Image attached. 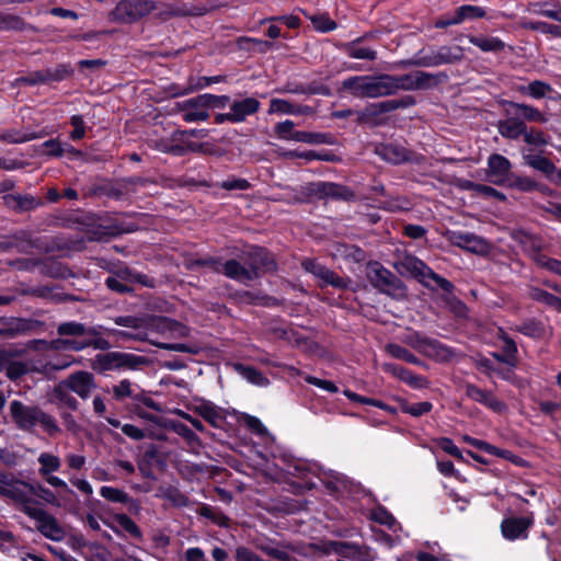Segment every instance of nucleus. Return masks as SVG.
<instances>
[{
	"instance_id": "obj_1",
	"label": "nucleus",
	"mask_w": 561,
	"mask_h": 561,
	"mask_svg": "<svg viewBox=\"0 0 561 561\" xmlns=\"http://www.w3.org/2000/svg\"><path fill=\"white\" fill-rule=\"evenodd\" d=\"M10 416L14 425L24 432H32L39 425L48 435L54 436L60 432L56 420L36 405H26L19 400L10 402Z\"/></svg>"
},
{
	"instance_id": "obj_2",
	"label": "nucleus",
	"mask_w": 561,
	"mask_h": 561,
	"mask_svg": "<svg viewBox=\"0 0 561 561\" xmlns=\"http://www.w3.org/2000/svg\"><path fill=\"white\" fill-rule=\"evenodd\" d=\"M342 88L359 99H376L387 96L383 73L377 76H354L342 82Z\"/></svg>"
},
{
	"instance_id": "obj_3",
	"label": "nucleus",
	"mask_w": 561,
	"mask_h": 561,
	"mask_svg": "<svg viewBox=\"0 0 561 561\" xmlns=\"http://www.w3.org/2000/svg\"><path fill=\"white\" fill-rule=\"evenodd\" d=\"M385 88L387 96L396 94L398 91H414L426 89L436 83L435 77L424 71H412L401 76L385 75Z\"/></svg>"
},
{
	"instance_id": "obj_4",
	"label": "nucleus",
	"mask_w": 561,
	"mask_h": 561,
	"mask_svg": "<svg viewBox=\"0 0 561 561\" xmlns=\"http://www.w3.org/2000/svg\"><path fill=\"white\" fill-rule=\"evenodd\" d=\"M25 514L35 520L36 529L46 538L54 541H61L66 537V531L64 527L58 523V520L37 506H27L25 507Z\"/></svg>"
},
{
	"instance_id": "obj_5",
	"label": "nucleus",
	"mask_w": 561,
	"mask_h": 561,
	"mask_svg": "<svg viewBox=\"0 0 561 561\" xmlns=\"http://www.w3.org/2000/svg\"><path fill=\"white\" fill-rule=\"evenodd\" d=\"M152 0H122L110 13V19L115 22H133L154 10Z\"/></svg>"
},
{
	"instance_id": "obj_6",
	"label": "nucleus",
	"mask_w": 561,
	"mask_h": 561,
	"mask_svg": "<svg viewBox=\"0 0 561 561\" xmlns=\"http://www.w3.org/2000/svg\"><path fill=\"white\" fill-rule=\"evenodd\" d=\"M0 494L11 497L21 504L22 512L25 507L34 506L32 496L35 494V488L20 480H14L8 474L0 472Z\"/></svg>"
},
{
	"instance_id": "obj_7",
	"label": "nucleus",
	"mask_w": 561,
	"mask_h": 561,
	"mask_svg": "<svg viewBox=\"0 0 561 561\" xmlns=\"http://www.w3.org/2000/svg\"><path fill=\"white\" fill-rule=\"evenodd\" d=\"M403 265L410 271L414 276L419 277V279L426 286H431L432 282L445 291H451L453 284L444 277L437 275L432 268H430L424 262L414 257L408 256L405 257Z\"/></svg>"
},
{
	"instance_id": "obj_8",
	"label": "nucleus",
	"mask_w": 561,
	"mask_h": 561,
	"mask_svg": "<svg viewBox=\"0 0 561 561\" xmlns=\"http://www.w3.org/2000/svg\"><path fill=\"white\" fill-rule=\"evenodd\" d=\"M446 239L455 247L474 254L484 255L491 250V244L484 238L463 231H447Z\"/></svg>"
},
{
	"instance_id": "obj_9",
	"label": "nucleus",
	"mask_w": 561,
	"mask_h": 561,
	"mask_svg": "<svg viewBox=\"0 0 561 561\" xmlns=\"http://www.w3.org/2000/svg\"><path fill=\"white\" fill-rule=\"evenodd\" d=\"M201 264L209 265L216 272H222L227 277L247 284L255 278V272L242 266L234 260L227 261L225 264L209 259L199 262Z\"/></svg>"
},
{
	"instance_id": "obj_10",
	"label": "nucleus",
	"mask_w": 561,
	"mask_h": 561,
	"mask_svg": "<svg viewBox=\"0 0 561 561\" xmlns=\"http://www.w3.org/2000/svg\"><path fill=\"white\" fill-rule=\"evenodd\" d=\"M512 163L502 154L493 153L488 158L486 175L495 185H506L512 176Z\"/></svg>"
},
{
	"instance_id": "obj_11",
	"label": "nucleus",
	"mask_w": 561,
	"mask_h": 561,
	"mask_svg": "<svg viewBox=\"0 0 561 561\" xmlns=\"http://www.w3.org/2000/svg\"><path fill=\"white\" fill-rule=\"evenodd\" d=\"M534 524L533 516L507 517L501 523L502 536L510 541L526 539L528 530Z\"/></svg>"
},
{
	"instance_id": "obj_12",
	"label": "nucleus",
	"mask_w": 561,
	"mask_h": 561,
	"mask_svg": "<svg viewBox=\"0 0 561 561\" xmlns=\"http://www.w3.org/2000/svg\"><path fill=\"white\" fill-rule=\"evenodd\" d=\"M462 57L463 49L460 46H444L431 55L422 57L414 64L423 67H436L444 64H453L459 61L462 59Z\"/></svg>"
},
{
	"instance_id": "obj_13",
	"label": "nucleus",
	"mask_w": 561,
	"mask_h": 561,
	"mask_svg": "<svg viewBox=\"0 0 561 561\" xmlns=\"http://www.w3.org/2000/svg\"><path fill=\"white\" fill-rule=\"evenodd\" d=\"M62 387L77 393L81 399H88L96 385L92 374L88 371H77L59 385V388Z\"/></svg>"
},
{
	"instance_id": "obj_14",
	"label": "nucleus",
	"mask_w": 561,
	"mask_h": 561,
	"mask_svg": "<svg viewBox=\"0 0 561 561\" xmlns=\"http://www.w3.org/2000/svg\"><path fill=\"white\" fill-rule=\"evenodd\" d=\"M466 396L486 407L496 413H504L507 411V404L501 400H499L491 391L479 388L473 383L465 385Z\"/></svg>"
},
{
	"instance_id": "obj_15",
	"label": "nucleus",
	"mask_w": 561,
	"mask_h": 561,
	"mask_svg": "<svg viewBox=\"0 0 561 561\" xmlns=\"http://www.w3.org/2000/svg\"><path fill=\"white\" fill-rule=\"evenodd\" d=\"M302 267L306 272L313 275L321 285H331L335 288H344L346 286V282L343 278L314 260L304 261Z\"/></svg>"
},
{
	"instance_id": "obj_16",
	"label": "nucleus",
	"mask_w": 561,
	"mask_h": 561,
	"mask_svg": "<svg viewBox=\"0 0 561 561\" xmlns=\"http://www.w3.org/2000/svg\"><path fill=\"white\" fill-rule=\"evenodd\" d=\"M186 131L174 130L170 136L160 139H151L150 147L164 153H171L173 156H182L186 152L184 146V135Z\"/></svg>"
},
{
	"instance_id": "obj_17",
	"label": "nucleus",
	"mask_w": 561,
	"mask_h": 561,
	"mask_svg": "<svg viewBox=\"0 0 561 561\" xmlns=\"http://www.w3.org/2000/svg\"><path fill=\"white\" fill-rule=\"evenodd\" d=\"M328 552H334L343 558L360 561H373L369 549L343 541H332L328 546Z\"/></svg>"
},
{
	"instance_id": "obj_18",
	"label": "nucleus",
	"mask_w": 561,
	"mask_h": 561,
	"mask_svg": "<svg viewBox=\"0 0 561 561\" xmlns=\"http://www.w3.org/2000/svg\"><path fill=\"white\" fill-rule=\"evenodd\" d=\"M130 365V356L118 352L98 354L92 362L94 370L105 371Z\"/></svg>"
},
{
	"instance_id": "obj_19",
	"label": "nucleus",
	"mask_w": 561,
	"mask_h": 561,
	"mask_svg": "<svg viewBox=\"0 0 561 561\" xmlns=\"http://www.w3.org/2000/svg\"><path fill=\"white\" fill-rule=\"evenodd\" d=\"M249 266L255 272V278L260 273L275 270L272 255L263 248H253L249 253Z\"/></svg>"
},
{
	"instance_id": "obj_20",
	"label": "nucleus",
	"mask_w": 561,
	"mask_h": 561,
	"mask_svg": "<svg viewBox=\"0 0 561 561\" xmlns=\"http://www.w3.org/2000/svg\"><path fill=\"white\" fill-rule=\"evenodd\" d=\"M178 108L183 113V119L187 123L204 122L209 117L207 108L197 103V96L178 103Z\"/></svg>"
},
{
	"instance_id": "obj_21",
	"label": "nucleus",
	"mask_w": 561,
	"mask_h": 561,
	"mask_svg": "<svg viewBox=\"0 0 561 561\" xmlns=\"http://www.w3.org/2000/svg\"><path fill=\"white\" fill-rule=\"evenodd\" d=\"M529 242L530 248H526V250L529 251V255L537 265L561 276V262L556 259L548 257L540 252V240L530 239Z\"/></svg>"
},
{
	"instance_id": "obj_22",
	"label": "nucleus",
	"mask_w": 561,
	"mask_h": 561,
	"mask_svg": "<svg viewBox=\"0 0 561 561\" xmlns=\"http://www.w3.org/2000/svg\"><path fill=\"white\" fill-rule=\"evenodd\" d=\"M194 411L214 427H220L225 420L224 410L209 401H199L194 405Z\"/></svg>"
},
{
	"instance_id": "obj_23",
	"label": "nucleus",
	"mask_w": 561,
	"mask_h": 561,
	"mask_svg": "<svg viewBox=\"0 0 561 561\" xmlns=\"http://www.w3.org/2000/svg\"><path fill=\"white\" fill-rule=\"evenodd\" d=\"M282 465H276L278 472L275 473L274 478H278L280 474H287L293 477L302 478L306 472L309 471V467L301 460H296L288 455H282L279 457Z\"/></svg>"
},
{
	"instance_id": "obj_24",
	"label": "nucleus",
	"mask_w": 561,
	"mask_h": 561,
	"mask_svg": "<svg viewBox=\"0 0 561 561\" xmlns=\"http://www.w3.org/2000/svg\"><path fill=\"white\" fill-rule=\"evenodd\" d=\"M377 154L387 162L399 164L409 160V152L400 145L386 144L376 148Z\"/></svg>"
},
{
	"instance_id": "obj_25",
	"label": "nucleus",
	"mask_w": 561,
	"mask_h": 561,
	"mask_svg": "<svg viewBox=\"0 0 561 561\" xmlns=\"http://www.w3.org/2000/svg\"><path fill=\"white\" fill-rule=\"evenodd\" d=\"M259 107L260 102L254 98H245L234 101L230 106L231 115H233V123L243 122L247 116L254 114Z\"/></svg>"
},
{
	"instance_id": "obj_26",
	"label": "nucleus",
	"mask_w": 561,
	"mask_h": 561,
	"mask_svg": "<svg viewBox=\"0 0 561 561\" xmlns=\"http://www.w3.org/2000/svg\"><path fill=\"white\" fill-rule=\"evenodd\" d=\"M57 333L60 336H73V337H83L87 336H94L98 334V331L94 328H87L84 324L75 322V321H68L62 322L57 327Z\"/></svg>"
},
{
	"instance_id": "obj_27",
	"label": "nucleus",
	"mask_w": 561,
	"mask_h": 561,
	"mask_svg": "<svg viewBox=\"0 0 561 561\" xmlns=\"http://www.w3.org/2000/svg\"><path fill=\"white\" fill-rule=\"evenodd\" d=\"M525 129V123L516 117H508L499 123V133L504 138L517 139L524 135Z\"/></svg>"
},
{
	"instance_id": "obj_28",
	"label": "nucleus",
	"mask_w": 561,
	"mask_h": 561,
	"mask_svg": "<svg viewBox=\"0 0 561 561\" xmlns=\"http://www.w3.org/2000/svg\"><path fill=\"white\" fill-rule=\"evenodd\" d=\"M523 158L525 163L547 175L552 174L556 171L554 164L547 158L540 154H534L528 150L523 151Z\"/></svg>"
},
{
	"instance_id": "obj_29",
	"label": "nucleus",
	"mask_w": 561,
	"mask_h": 561,
	"mask_svg": "<svg viewBox=\"0 0 561 561\" xmlns=\"http://www.w3.org/2000/svg\"><path fill=\"white\" fill-rule=\"evenodd\" d=\"M234 369L242 378H244L252 385L259 387H266L270 385L268 378L265 377L260 370L253 367L245 366L242 364H236Z\"/></svg>"
},
{
	"instance_id": "obj_30",
	"label": "nucleus",
	"mask_w": 561,
	"mask_h": 561,
	"mask_svg": "<svg viewBox=\"0 0 561 561\" xmlns=\"http://www.w3.org/2000/svg\"><path fill=\"white\" fill-rule=\"evenodd\" d=\"M469 42L479 47L482 51H500L504 48V43L499 37L468 36Z\"/></svg>"
},
{
	"instance_id": "obj_31",
	"label": "nucleus",
	"mask_w": 561,
	"mask_h": 561,
	"mask_svg": "<svg viewBox=\"0 0 561 561\" xmlns=\"http://www.w3.org/2000/svg\"><path fill=\"white\" fill-rule=\"evenodd\" d=\"M37 461L39 463L38 471L42 476H48L53 472H56L60 469L61 466L60 458L49 453H42L38 456Z\"/></svg>"
},
{
	"instance_id": "obj_32",
	"label": "nucleus",
	"mask_w": 561,
	"mask_h": 561,
	"mask_svg": "<svg viewBox=\"0 0 561 561\" xmlns=\"http://www.w3.org/2000/svg\"><path fill=\"white\" fill-rule=\"evenodd\" d=\"M517 91L520 92L522 94L529 95L534 99H541L546 96L548 92L551 91V87L550 84L543 81L536 80L528 84L519 85L517 88Z\"/></svg>"
},
{
	"instance_id": "obj_33",
	"label": "nucleus",
	"mask_w": 561,
	"mask_h": 561,
	"mask_svg": "<svg viewBox=\"0 0 561 561\" xmlns=\"http://www.w3.org/2000/svg\"><path fill=\"white\" fill-rule=\"evenodd\" d=\"M49 347L51 350H57V351H82L84 348H87V344L83 343V339L82 340H76V339H71V337H59V339H56V340H53L50 343H49Z\"/></svg>"
},
{
	"instance_id": "obj_34",
	"label": "nucleus",
	"mask_w": 561,
	"mask_h": 561,
	"mask_svg": "<svg viewBox=\"0 0 561 561\" xmlns=\"http://www.w3.org/2000/svg\"><path fill=\"white\" fill-rule=\"evenodd\" d=\"M427 354L440 362L451 360L455 356L453 350L437 341H430L427 343Z\"/></svg>"
},
{
	"instance_id": "obj_35",
	"label": "nucleus",
	"mask_w": 561,
	"mask_h": 561,
	"mask_svg": "<svg viewBox=\"0 0 561 561\" xmlns=\"http://www.w3.org/2000/svg\"><path fill=\"white\" fill-rule=\"evenodd\" d=\"M345 53L355 59L374 60L377 57L376 50L368 47H359L356 42H352L345 46Z\"/></svg>"
},
{
	"instance_id": "obj_36",
	"label": "nucleus",
	"mask_w": 561,
	"mask_h": 561,
	"mask_svg": "<svg viewBox=\"0 0 561 561\" xmlns=\"http://www.w3.org/2000/svg\"><path fill=\"white\" fill-rule=\"evenodd\" d=\"M385 350L390 356H392L394 358L402 359V360H404L407 363H411V364L420 363L419 358L415 355H413L409 350H407L398 344H393V343L387 344L385 346Z\"/></svg>"
},
{
	"instance_id": "obj_37",
	"label": "nucleus",
	"mask_w": 561,
	"mask_h": 561,
	"mask_svg": "<svg viewBox=\"0 0 561 561\" xmlns=\"http://www.w3.org/2000/svg\"><path fill=\"white\" fill-rule=\"evenodd\" d=\"M100 494L105 500L113 503H129L131 502L130 497L126 492L121 489L104 485L100 489Z\"/></svg>"
},
{
	"instance_id": "obj_38",
	"label": "nucleus",
	"mask_w": 561,
	"mask_h": 561,
	"mask_svg": "<svg viewBox=\"0 0 561 561\" xmlns=\"http://www.w3.org/2000/svg\"><path fill=\"white\" fill-rule=\"evenodd\" d=\"M229 100L227 95H214L209 93L197 95V103L204 105L207 110L209 107L222 108L228 104Z\"/></svg>"
},
{
	"instance_id": "obj_39",
	"label": "nucleus",
	"mask_w": 561,
	"mask_h": 561,
	"mask_svg": "<svg viewBox=\"0 0 561 561\" xmlns=\"http://www.w3.org/2000/svg\"><path fill=\"white\" fill-rule=\"evenodd\" d=\"M241 419L244 422V424L248 426V428L250 431H252L254 434H256L257 436L270 437L273 439V437L270 434L266 426L256 416L243 413Z\"/></svg>"
},
{
	"instance_id": "obj_40",
	"label": "nucleus",
	"mask_w": 561,
	"mask_h": 561,
	"mask_svg": "<svg viewBox=\"0 0 561 561\" xmlns=\"http://www.w3.org/2000/svg\"><path fill=\"white\" fill-rule=\"evenodd\" d=\"M512 106L516 108L517 113L527 121L540 123L546 122L543 114L530 105L513 103Z\"/></svg>"
},
{
	"instance_id": "obj_41",
	"label": "nucleus",
	"mask_w": 561,
	"mask_h": 561,
	"mask_svg": "<svg viewBox=\"0 0 561 561\" xmlns=\"http://www.w3.org/2000/svg\"><path fill=\"white\" fill-rule=\"evenodd\" d=\"M455 12L460 23L466 20L480 19L485 15V10L482 7L470 4L461 5Z\"/></svg>"
},
{
	"instance_id": "obj_42",
	"label": "nucleus",
	"mask_w": 561,
	"mask_h": 561,
	"mask_svg": "<svg viewBox=\"0 0 561 561\" xmlns=\"http://www.w3.org/2000/svg\"><path fill=\"white\" fill-rule=\"evenodd\" d=\"M118 278L123 279L125 283H127L129 286H131L135 283H139L146 286H150V284L147 282V277L145 275H141L139 273H136L131 271L128 267H121L114 273Z\"/></svg>"
},
{
	"instance_id": "obj_43",
	"label": "nucleus",
	"mask_w": 561,
	"mask_h": 561,
	"mask_svg": "<svg viewBox=\"0 0 561 561\" xmlns=\"http://www.w3.org/2000/svg\"><path fill=\"white\" fill-rule=\"evenodd\" d=\"M432 408L433 405L428 401L417 403H409L407 401L401 402V411L412 416H421L426 414L432 410Z\"/></svg>"
},
{
	"instance_id": "obj_44",
	"label": "nucleus",
	"mask_w": 561,
	"mask_h": 561,
	"mask_svg": "<svg viewBox=\"0 0 561 561\" xmlns=\"http://www.w3.org/2000/svg\"><path fill=\"white\" fill-rule=\"evenodd\" d=\"M310 21L313 27L319 32H330L336 28V23L327 14L311 15Z\"/></svg>"
},
{
	"instance_id": "obj_45",
	"label": "nucleus",
	"mask_w": 561,
	"mask_h": 561,
	"mask_svg": "<svg viewBox=\"0 0 561 561\" xmlns=\"http://www.w3.org/2000/svg\"><path fill=\"white\" fill-rule=\"evenodd\" d=\"M370 279L376 286H385L392 284L396 277L386 268L376 266L370 270Z\"/></svg>"
},
{
	"instance_id": "obj_46",
	"label": "nucleus",
	"mask_w": 561,
	"mask_h": 561,
	"mask_svg": "<svg viewBox=\"0 0 561 561\" xmlns=\"http://www.w3.org/2000/svg\"><path fill=\"white\" fill-rule=\"evenodd\" d=\"M114 520L130 536L135 538L141 537V531L136 523L126 514H117L114 516Z\"/></svg>"
},
{
	"instance_id": "obj_47",
	"label": "nucleus",
	"mask_w": 561,
	"mask_h": 561,
	"mask_svg": "<svg viewBox=\"0 0 561 561\" xmlns=\"http://www.w3.org/2000/svg\"><path fill=\"white\" fill-rule=\"evenodd\" d=\"M290 140L305 144H323L325 142V136L318 133L295 131L290 135Z\"/></svg>"
},
{
	"instance_id": "obj_48",
	"label": "nucleus",
	"mask_w": 561,
	"mask_h": 561,
	"mask_svg": "<svg viewBox=\"0 0 561 561\" xmlns=\"http://www.w3.org/2000/svg\"><path fill=\"white\" fill-rule=\"evenodd\" d=\"M371 518L382 525L388 526L392 530H397V522L394 517L383 507H377L371 513Z\"/></svg>"
},
{
	"instance_id": "obj_49",
	"label": "nucleus",
	"mask_w": 561,
	"mask_h": 561,
	"mask_svg": "<svg viewBox=\"0 0 561 561\" xmlns=\"http://www.w3.org/2000/svg\"><path fill=\"white\" fill-rule=\"evenodd\" d=\"M344 394L350 400H352V401H356V402H359V403H363V404L374 405V407H377L379 409H382V410H386V411H389V412H393V410L389 405H387L385 402H382V401L359 396V394H357V393H355V392H353L351 390H345Z\"/></svg>"
},
{
	"instance_id": "obj_50",
	"label": "nucleus",
	"mask_w": 561,
	"mask_h": 561,
	"mask_svg": "<svg viewBox=\"0 0 561 561\" xmlns=\"http://www.w3.org/2000/svg\"><path fill=\"white\" fill-rule=\"evenodd\" d=\"M67 75L66 69H57L55 72L51 71H41L36 72L34 76L31 77L30 82L31 83H37V82H47L50 80H61Z\"/></svg>"
},
{
	"instance_id": "obj_51",
	"label": "nucleus",
	"mask_w": 561,
	"mask_h": 561,
	"mask_svg": "<svg viewBox=\"0 0 561 561\" xmlns=\"http://www.w3.org/2000/svg\"><path fill=\"white\" fill-rule=\"evenodd\" d=\"M297 111H295V105L290 102L282 99H273L270 104V113H280V114H289L295 115Z\"/></svg>"
},
{
	"instance_id": "obj_52",
	"label": "nucleus",
	"mask_w": 561,
	"mask_h": 561,
	"mask_svg": "<svg viewBox=\"0 0 561 561\" xmlns=\"http://www.w3.org/2000/svg\"><path fill=\"white\" fill-rule=\"evenodd\" d=\"M342 187L334 183L329 182H319L314 184L313 192L319 194L320 196H340V191Z\"/></svg>"
},
{
	"instance_id": "obj_53",
	"label": "nucleus",
	"mask_w": 561,
	"mask_h": 561,
	"mask_svg": "<svg viewBox=\"0 0 561 561\" xmlns=\"http://www.w3.org/2000/svg\"><path fill=\"white\" fill-rule=\"evenodd\" d=\"M506 186L518 188L523 192H530L537 188L538 184L529 178H512L510 179Z\"/></svg>"
},
{
	"instance_id": "obj_54",
	"label": "nucleus",
	"mask_w": 561,
	"mask_h": 561,
	"mask_svg": "<svg viewBox=\"0 0 561 561\" xmlns=\"http://www.w3.org/2000/svg\"><path fill=\"white\" fill-rule=\"evenodd\" d=\"M42 146L49 156L54 157H60L65 151H73L71 146L64 148L62 144L58 139L46 140Z\"/></svg>"
},
{
	"instance_id": "obj_55",
	"label": "nucleus",
	"mask_w": 561,
	"mask_h": 561,
	"mask_svg": "<svg viewBox=\"0 0 561 561\" xmlns=\"http://www.w3.org/2000/svg\"><path fill=\"white\" fill-rule=\"evenodd\" d=\"M121 427H122V432L126 436H128L135 440H140L145 437H156L151 432H149L147 430L138 428L137 426L131 425V424H124Z\"/></svg>"
},
{
	"instance_id": "obj_56",
	"label": "nucleus",
	"mask_w": 561,
	"mask_h": 561,
	"mask_svg": "<svg viewBox=\"0 0 561 561\" xmlns=\"http://www.w3.org/2000/svg\"><path fill=\"white\" fill-rule=\"evenodd\" d=\"M524 140L533 146L542 147L548 144L547 138L545 137L543 133L537 129H525L524 133Z\"/></svg>"
},
{
	"instance_id": "obj_57",
	"label": "nucleus",
	"mask_w": 561,
	"mask_h": 561,
	"mask_svg": "<svg viewBox=\"0 0 561 561\" xmlns=\"http://www.w3.org/2000/svg\"><path fill=\"white\" fill-rule=\"evenodd\" d=\"M70 124L73 127V130L70 133V138L72 140H80L85 135V125L83 117L81 115H72L70 117Z\"/></svg>"
},
{
	"instance_id": "obj_58",
	"label": "nucleus",
	"mask_w": 561,
	"mask_h": 561,
	"mask_svg": "<svg viewBox=\"0 0 561 561\" xmlns=\"http://www.w3.org/2000/svg\"><path fill=\"white\" fill-rule=\"evenodd\" d=\"M528 28L539 31L541 33L552 34L554 36L561 37V26L548 24L546 22H529L526 24Z\"/></svg>"
},
{
	"instance_id": "obj_59",
	"label": "nucleus",
	"mask_w": 561,
	"mask_h": 561,
	"mask_svg": "<svg viewBox=\"0 0 561 561\" xmlns=\"http://www.w3.org/2000/svg\"><path fill=\"white\" fill-rule=\"evenodd\" d=\"M113 393L116 400H123L125 398L133 397L134 391L130 381L127 379L119 381L118 385L114 386Z\"/></svg>"
},
{
	"instance_id": "obj_60",
	"label": "nucleus",
	"mask_w": 561,
	"mask_h": 561,
	"mask_svg": "<svg viewBox=\"0 0 561 561\" xmlns=\"http://www.w3.org/2000/svg\"><path fill=\"white\" fill-rule=\"evenodd\" d=\"M402 381L415 389H423L428 386V381L425 377L415 375L412 371L408 370L403 376Z\"/></svg>"
},
{
	"instance_id": "obj_61",
	"label": "nucleus",
	"mask_w": 561,
	"mask_h": 561,
	"mask_svg": "<svg viewBox=\"0 0 561 561\" xmlns=\"http://www.w3.org/2000/svg\"><path fill=\"white\" fill-rule=\"evenodd\" d=\"M529 296L531 299L534 300H537V301H540L542 304H546L548 306H552L553 302L557 301V297L538 288V287H533L530 288L529 290Z\"/></svg>"
},
{
	"instance_id": "obj_62",
	"label": "nucleus",
	"mask_w": 561,
	"mask_h": 561,
	"mask_svg": "<svg viewBox=\"0 0 561 561\" xmlns=\"http://www.w3.org/2000/svg\"><path fill=\"white\" fill-rule=\"evenodd\" d=\"M115 323L121 327L141 329L145 327V319L133 316L117 317Z\"/></svg>"
},
{
	"instance_id": "obj_63",
	"label": "nucleus",
	"mask_w": 561,
	"mask_h": 561,
	"mask_svg": "<svg viewBox=\"0 0 561 561\" xmlns=\"http://www.w3.org/2000/svg\"><path fill=\"white\" fill-rule=\"evenodd\" d=\"M171 427L178 435L183 437L190 444L196 443L198 440L196 434L185 424L173 423Z\"/></svg>"
},
{
	"instance_id": "obj_64",
	"label": "nucleus",
	"mask_w": 561,
	"mask_h": 561,
	"mask_svg": "<svg viewBox=\"0 0 561 561\" xmlns=\"http://www.w3.org/2000/svg\"><path fill=\"white\" fill-rule=\"evenodd\" d=\"M533 12L561 22V7H556L554 9H545L541 4H535Z\"/></svg>"
}]
</instances>
